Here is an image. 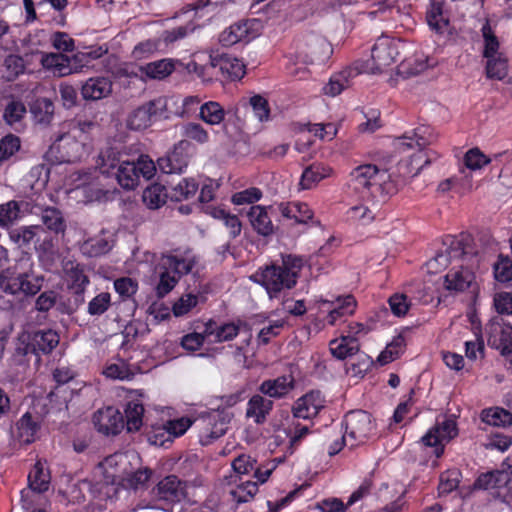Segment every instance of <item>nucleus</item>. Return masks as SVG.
Returning a JSON list of instances; mask_svg holds the SVG:
<instances>
[{
	"mask_svg": "<svg viewBox=\"0 0 512 512\" xmlns=\"http://www.w3.org/2000/svg\"><path fill=\"white\" fill-rule=\"evenodd\" d=\"M82 144L76 140V135L63 133L50 145L48 154L59 163H72L81 156Z\"/></svg>",
	"mask_w": 512,
	"mask_h": 512,
	"instance_id": "nucleus-11",
	"label": "nucleus"
},
{
	"mask_svg": "<svg viewBox=\"0 0 512 512\" xmlns=\"http://www.w3.org/2000/svg\"><path fill=\"white\" fill-rule=\"evenodd\" d=\"M281 258L280 265L272 263L260 267L249 277L252 282L266 290L270 299L279 298L282 292L294 288L304 266V259L301 256L287 254Z\"/></svg>",
	"mask_w": 512,
	"mask_h": 512,
	"instance_id": "nucleus-1",
	"label": "nucleus"
},
{
	"mask_svg": "<svg viewBox=\"0 0 512 512\" xmlns=\"http://www.w3.org/2000/svg\"><path fill=\"white\" fill-rule=\"evenodd\" d=\"M191 425L192 421L185 417L170 420L163 429H157L153 435H150L149 441L154 445L162 446L165 441L171 442L173 437L183 435Z\"/></svg>",
	"mask_w": 512,
	"mask_h": 512,
	"instance_id": "nucleus-19",
	"label": "nucleus"
},
{
	"mask_svg": "<svg viewBox=\"0 0 512 512\" xmlns=\"http://www.w3.org/2000/svg\"><path fill=\"white\" fill-rule=\"evenodd\" d=\"M481 420L491 426L506 427L512 425V413L500 407L484 409Z\"/></svg>",
	"mask_w": 512,
	"mask_h": 512,
	"instance_id": "nucleus-48",
	"label": "nucleus"
},
{
	"mask_svg": "<svg viewBox=\"0 0 512 512\" xmlns=\"http://www.w3.org/2000/svg\"><path fill=\"white\" fill-rule=\"evenodd\" d=\"M114 289L122 300H127L138 291V282L130 277H121L114 281Z\"/></svg>",
	"mask_w": 512,
	"mask_h": 512,
	"instance_id": "nucleus-64",
	"label": "nucleus"
},
{
	"mask_svg": "<svg viewBox=\"0 0 512 512\" xmlns=\"http://www.w3.org/2000/svg\"><path fill=\"white\" fill-rule=\"evenodd\" d=\"M332 169L322 163H313L306 167L300 179L302 189H311L321 180L330 176Z\"/></svg>",
	"mask_w": 512,
	"mask_h": 512,
	"instance_id": "nucleus-35",
	"label": "nucleus"
},
{
	"mask_svg": "<svg viewBox=\"0 0 512 512\" xmlns=\"http://www.w3.org/2000/svg\"><path fill=\"white\" fill-rule=\"evenodd\" d=\"M115 177L118 184L126 190H132L138 185L137 168L134 165V160L130 161L124 159L121 165L116 169V173L112 175Z\"/></svg>",
	"mask_w": 512,
	"mask_h": 512,
	"instance_id": "nucleus-33",
	"label": "nucleus"
},
{
	"mask_svg": "<svg viewBox=\"0 0 512 512\" xmlns=\"http://www.w3.org/2000/svg\"><path fill=\"white\" fill-rule=\"evenodd\" d=\"M399 51L396 43L387 38H379L371 49V63L367 62L360 72L371 74L382 73L387 67L397 61Z\"/></svg>",
	"mask_w": 512,
	"mask_h": 512,
	"instance_id": "nucleus-9",
	"label": "nucleus"
},
{
	"mask_svg": "<svg viewBox=\"0 0 512 512\" xmlns=\"http://www.w3.org/2000/svg\"><path fill=\"white\" fill-rule=\"evenodd\" d=\"M474 274L467 268L451 270L445 276V287L447 290L462 292L470 287L474 280Z\"/></svg>",
	"mask_w": 512,
	"mask_h": 512,
	"instance_id": "nucleus-32",
	"label": "nucleus"
},
{
	"mask_svg": "<svg viewBox=\"0 0 512 512\" xmlns=\"http://www.w3.org/2000/svg\"><path fill=\"white\" fill-rule=\"evenodd\" d=\"M225 110L216 101H208L199 108V118L209 125H219L225 119Z\"/></svg>",
	"mask_w": 512,
	"mask_h": 512,
	"instance_id": "nucleus-44",
	"label": "nucleus"
},
{
	"mask_svg": "<svg viewBox=\"0 0 512 512\" xmlns=\"http://www.w3.org/2000/svg\"><path fill=\"white\" fill-rule=\"evenodd\" d=\"M486 59L485 71L487 78L503 80L508 74L507 58L503 54H499Z\"/></svg>",
	"mask_w": 512,
	"mask_h": 512,
	"instance_id": "nucleus-52",
	"label": "nucleus"
},
{
	"mask_svg": "<svg viewBox=\"0 0 512 512\" xmlns=\"http://www.w3.org/2000/svg\"><path fill=\"white\" fill-rule=\"evenodd\" d=\"M179 281L178 277L166 269H159V283L156 286V294L159 298L166 296Z\"/></svg>",
	"mask_w": 512,
	"mask_h": 512,
	"instance_id": "nucleus-63",
	"label": "nucleus"
},
{
	"mask_svg": "<svg viewBox=\"0 0 512 512\" xmlns=\"http://www.w3.org/2000/svg\"><path fill=\"white\" fill-rule=\"evenodd\" d=\"M167 105L168 100L164 97H159L139 106L128 116V128L131 130H143L154 121L168 119Z\"/></svg>",
	"mask_w": 512,
	"mask_h": 512,
	"instance_id": "nucleus-8",
	"label": "nucleus"
},
{
	"mask_svg": "<svg viewBox=\"0 0 512 512\" xmlns=\"http://www.w3.org/2000/svg\"><path fill=\"white\" fill-rule=\"evenodd\" d=\"M40 226H21L9 231L10 240L19 247L29 245L37 234Z\"/></svg>",
	"mask_w": 512,
	"mask_h": 512,
	"instance_id": "nucleus-58",
	"label": "nucleus"
},
{
	"mask_svg": "<svg viewBox=\"0 0 512 512\" xmlns=\"http://www.w3.org/2000/svg\"><path fill=\"white\" fill-rule=\"evenodd\" d=\"M206 213L211 215L213 218L223 221L224 225L229 229L231 238H236L240 235L242 224L238 216L230 214L228 211L220 207L208 206Z\"/></svg>",
	"mask_w": 512,
	"mask_h": 512,
	"instance_id": "nucleus-42",
	"label": "nucleus"
},
{
	"mask_svg": "<svg viewBox=\"0 0 512 512\" xmlns=\"http://www.w3.org/2000/svg\"><path fill=\"white\" fill-rule=\"evenodd\" d=\"M124 159L115 148H107L99 154L97 166L101 174L112 177Z\"/></svg>",
	"mask_w": 512,
	"mask_h": 512,
	"instance_id": "nucleus-40",
	"label": "nucleus"
},
{
	"mask_svg": "<svg viewBox=\"0 0 512 512\" xmlns=\"http://www.w3.org/2000/svg\"><path fill=\"white\" fill-rule=\"evenodd\" d=\"M199 184L193 178H182L176 185L169 186V197L172 201L180 202L194 196Z\"/></svg>",
	"mask_w": 512,
	"mask_h": 512,
	"instance_id": "nucleus-43",
	"label": "nucleus"
},
{
	"mask_svg": "<svg viewBox=\"0 0 512 512\" xmlns=\"http://www.w3.org/2000/svg\"><path fill=\"white\" fill-rule=\"evenodd\" d=\"M273 208H266L264 206H252L248 212L249 221L253 229L261 236L267 237L275 233L276 227L274 226L271 218Z\"/></svg>",
	"mask_w": 512,
	"mask_h": 512,
	"instance_id": "nucleus-17",
	"label": "nucleus"
},
{
	"mask_svg": "<svg viewBox=\"0 0 512 512\" xmlns=\"http://www.w3.org/2000/svg\"><path fill=\"white\" fill-rule=\"evenodd\" d=\"M111 306V295L108 292H101L92 298L87 307V312L91 316H100L104 314Z\"/></svg>",
	"mask_w": 512,
	"mask_h": 512,
	"instance_id": "nucleus-62",
	"label": "nucleus"
},
{
	"mask_svg": "<svg viewBox=\"0 0 512 512\" xmlns=\"http://www.w3.org/2000/svg\"><path fill=\"white\" fill-rule=\"evenodd\" d=\"M41 63L44 68L51 70L58 77H64L73 73L69 56L62 53L43 54Z\"/></svg>",
	"mask_w": 512,
	"mask_h": 512,
	"instance_id": "nucleus-28",
	"label": "nucleus"
},
{
	"mask_svg": "<svg viewBox=\"0 0 512 512\" xmlns=\"http://www.w3.org/2000/svg\"><path fill=\"white\" fill-rule=\"evenodd\" d=\"M386 172H381L376 165H360L350 173L349 186L363 197L377 198L380 194L381 201L398 192L405 184L404 179H385Z\"/></svg>",
	"mask_w": 512,
	"mask_h": 512,
	"instance_id": "nucleus-2",
	"label": "nucleus"
},
{
	"mask_svg": "<svg viewBox=\"0 0 512 512\" xmlns=\"http://www.w3.org/2000/svg\"><path fill=\"white\" fill-rule=\"evenodd\" d=\"M44 276L31 269L20 270L18 266L7 267L0 272V289L17 299L35 296L41 291Z\"/></svg>",
	"mask_w": 512,
	"mask_h": 512,
	"instance_id": "nucleus-3",
	"label": "nucleus"
},
{
	"mask_svg": "<svg viewBox=\"0 0 512 512\" xmlns=\"http://www.w3.org/2000/svg\"><path fill=\"white\" fill-rule=\"evenodd\" d=\"M278 209L284 218L294 220L298 224H306L313 218V212L306 203H281Z\"/></svg>",
	"mask_w": 512,
	"mask_h": 512,
	"instance_id": "nucleus-27",
	"label": "nucleus"
},
{
	"mask_svg": "<svg viewBox=\"0 0 512 512\" xmlns=\"http://www.w3.org/2000/svg\"><path fill=\"white\" fill-rule=\"evenodd\" d=\"M17 436L24 444L35 441V436L40 429V424L34 420L30 412H26L16 423Z\"/></svg>",
	"mask_w": 512,
	"mask_h": 512,
	"instance_id": "nucleus-39",
	"label": "nucleus"
},
{
	"mask_svg": "<svg viewBox=\"0 0 512 512\" xmlns=\"http://www.w3.org/2000/svg\"><path fill=\"white\" fill-rule=\"evenodd\" d=\"M85 290L70 289L67 287L65 295H62L57 304V310L61 314L72 315L85 302Z\"/></svg>",
	"mask_w": 512,
	"mask_h": 512,
	"instance_id": "nucleus-36",
	"label": "nucleus"
},
{
	"mask_svg": "<svg viewBox=\"0 0 512 512\" xmlns=\"http://www.w3.org/2000/svg\"><path fill=\"white\" fill-rule=\"evenodd\" d=\"M144 407L137 401L127 403L125 408V427L128 432H137L143 425Z\"/></svg>",
	"mask_w": 512,
	"mask_h": 512,
	"instance_id": "nucleus-45",
	"label": "nucleus"
},
{
	"mask_svg": "<svg viewBox=\"0 0 512 512\" xmlns=\"http://www.w3.org/2000/svg\"><path fill=\"white\" fill-rule=\"evenodd\" d=\"M426 20L431 30L439 35L448 31L449 16L443 10V3L434 1L426 12Z\"/></svg>",
	"mask_w": 512,
	"mask_h": 512,
	"instance_id": "nucleus-25",
	"label": "nucleus"
},
{
	"mask_svg": "<svg viewBox=\"0 0 512 512\" xmlns=\"http://www.w3.org/2000/svg\"><path fill=\"white\" fill-rule=\"evenodd\" d=\"M109 239L110 236L108 232L102 230L100 234L85 240L82 243L80 250L88 257H99L111 250L112 244Z\"/></svg>",
	"mask_w": 512,
	"mask_h": 512,
	"instance_id": "nucleus-24",
	"label": "nucleus"
},
{
	"mask_svg": "<svg viewBox=\"0 0 512 512\" xmlns=\"http://www.w3.org/2000/svg\"><path fill=\"white\" fill-rule=\"evenodd\" d=\"M332 54L330 43L321 35L308 33L295 41L294 58L296 63H324Z\"/></svg>",
	"mask_w": 512,
	"mask_h": 512,
	"instance_id": "nucleus-6",
	"label": "nucleus"
},
{
	"mask_svg": "<svg viewBox=\"0 0 512 512\" xmlns=\"http://www.w3.org/2000/svg\"><path fill=\"white\" fill-rule=\"evenodd\" d=\"M27 109L24 103L20 100L12 99L9 101L3 112V119L6 124L18 130L21 121L26 115Z\"/></svg>",
	"mask_w": 512,
	"mask_h": 512,
	"instance_id": "nucleus-49",
	"label": "nucleus"
},
{
	"mask_svg": "<svg viewBox=\"0 0 512 512\" xmlns=\"http://www.w3.org/2000/svg\"><path fill=\"white\" fill-rule=\"evenodd\" d=\"M232 414L225 409L203 413L197 420L200 424L199 442L208 446L222 437L228 429Z\"/></svg>",
	"mask_w": 512,
	"mask_h": 512,
	"instance_id": "nucleus-7",
	"label": "nucleus"
},
{
	"mask_svg": "<svg viewBox=\"0 0 512 512\" xmlns=\"http://www.w3.org/2000/svg\"><path fill=\"white\" fill-rule=\"evenodd\" d=\"M511 478L505 470H495L482 473L474 482V488L479 490L497 489L506 486Z\"/></svg>",
	"mask_w": 512,
	"mask_h": 512,
	"instance_id": "nucleus-31",
	"label": "nucleus"
},
{
	"mask_svg": "<svg viewBox=\"0 0 512 512\" xmlns=\"http://www.w3.org/2000/svg\"><path fill=\"white\" fill-rule=\"evenodd\" d=\"M155 495L169 503L180 502L186 495V484L176 475H168L153 489Z\"/></svg>",
	"mask_w": 512,
	"mask_h": 512,
	"instance_id": "nucleus-14",
	"label": "nucleus"
},
{
	"mask_svg": "<svg viewBox=\"0 0 512 512\" xmlns=\"http://www.w3.org/2000/svg\"><path fill=\"white\" fill-rule=\"evenodd\" d=\"M20 216V207L18 202L12 200L0 205V226L8 228Z\"/></svg>",
	"mask_w": 512,
	"mask_h": 512,
	"instance_id": "nucleus-61",
	"label": "nucleus"
},
{
	"mask_svg": "<svg viewBox=\"0 0 512 512\" xmlns=\"http://www.w3.org/2000/svg\"><path fill=\"white\" fill-rule=\"evenodd\" d=\"M93 424L103 435H117L125 428L124 415L115 407L98 410L93 416Z\"/></svg>",
	"mask_w": 512,
	"mask_h": 512,
	"instance_id": "nucleus-13",
	"label": "nucleus"
},
{
	"mask_svg": "<svg viewBox=\"0 0 512 512\" xmlns=\"http://www.w3.org/2000/svg\"><path fill=\"white\" fill-rule=\"evenodd\" d=\"M3 67L5 70V78L8 81H13L24 73L26 65L21 56L10 54L4 59Z\"/></svg>",
	"mask_w": 512,
	"mask_h": 512,
	"instance_id": "nucleus-59",
	"label": "nucleus"
},
{
	"mask_svg": "<svg viewBox=\"0 0 512 512\" xmlns=\"http://www.w3.org/2000/svg\"><path fill=\"white\" fill-rule=\"evenodd\" d=\"M21 148V140L14 134H7L0 139V164L11 160Z\"/></svg>",
	"mask_w": 512,
	"mask_h": 512,
	"instance_id": "nucleus-55",
	"label": "nucleus"
},
{
	"mask_svg": "<svg viewBox=\"0 0 512 512\" xmlns=\"http://www.w3.org/2000/svg\"><path fill=\"white\" fill-rule=\"evenodd\" d=\"M446 253L451 260L461 259L468 255V246L471 241V236L468 234H461L459 236H448L447 238Z\"/></svg>",
	"mask_w": 512,
	"mask_h": 512,
	"instance_id": "nucleus-47",
	"label": "nucleus"
},
{
	"mask_svg": "<svg viewBox=\"0 0 512 512\" xmlns=\"http://www.w3.org/2000/svg\"><path fill=\"white\" fill-rule=\"evenodd\" d=\"M50 480L49 470L43 463L37 461L28 475L29 489L37 493L46 492L49 489Z\"/></svg>",
	"mask_w": 512,
	"mask_h": 512,
	"instance_id": "nucleus-37",
	"label": "nucleus"
},
{
	"mask_svg": "<svg viewBox=\"0 0 512 512\" xmlns=\"http://www.w3.org/2000/svg\"><path fill=\"white\" fill-rule=\"evenodd\" d=\"M247 327V323L242 320L236 322H226L219 325L216 331V337L211 339L212 343H222L233 340L240 332L241 328Z\"/></svg>",
	"mask_w": 512,
	"mask_h": 512,
	"instance_id": "nucleus-53",
	"label": "nucleus"
},
{
	"mask_svg": "<svg viewBox=\"0 0 512 512\" xmlns=\"http://www.w3.org/2000/svg\"><path fill=\"white\" fill-rule=\"evenodd\" d=\"M273 401L265 398L263 395H253L246 408V417L252 418L257 425H261L266 422L268 415L273 409Z\"/></svg>",
	"mask_w": 512,
	"mask_h": 512,
	"instance_id": "nucleus-22",
	"label": "nucleus"
},
{
	"mask_svg": "<svg viewBox=\"0 0 512 512\" xmlns=\"http://www.w3.org/2000/svg\"><path fill=\"white\" fill-rule=\"evenodd\" d=\"M333 308L330 310L327 321L334 325L342 317L352 315L355 311L356 301L352 295L338 297L332 302Z\"/></svg>",
	"mask_w": 512,
	"mask_h": 512,
	"instance_id": "nucleus-41",
	"label": "nucleus"
},
{
	"mask_svg": "<svg viewBox=\"0 0 512 512\" xmlns=\"http://www.w3.org/2000/svg\"><path fill=\"white\" fill-rule=\"evenodd\" d=\"M257 492V482L245 481L237 484V487L230 491V496L237 504H243L251 501Z\"/></svg>",
	"mask_w": 512,
	"mask_h": 512,
	"instance_id": "nucleus-54",
	"label": "nucleus"
},
{
	"mask_svg": "<svg viewBox=\"0 0 512 512\" xmlns=\"http://www.w3.org/2000/svg\"><path fill=\"white\" fill-rule=\"evenodd\" d=\"M167 197H169V188L157 183L147 187L142 195L143 202L150 209L161 207L165 204Z\"/></svg>",
	"mask_w": 512,
	"mask_h": 512,
	"instance_id": "nucleus-46",
	"label": "nucleus"
},
{
	"mask_svg": "<svg viewBox=\"0 0 512 512\" xmlns=\"http://www.w3.org/2000/svg\"><path fill=\"white\" fill-rule=\"evenodd\" d=\"M59 341L58 333L52 329L24 331L18 336L15 352L21 356L33 355L39 363L40 356L50 354Z\"/></svg>",
	"mask_w": 512,
	"mask_h": 512,
	"instance_id": "nucleus-5",
	"label": "nucleus"
},
{
	"mask_svg": "<svg viewBox=\"0 0 512 512\" xmlns=\"http://www.w3.org/2000/svg\"><path fill=\"white\" fill-rule=\"evenodd\" d=\"M210 59L212 67L218 68L222 76L228 80H240L245 75L243 62L229 54H214Z\"/></svg>",
	"mask_w": 512,
	"mask_h": 512,
	"instance_id": "nucleus-15",
	"label": "nucleus"
},
{
	"mask_svg": "<svg viewBox=\"0 0 512 512\" xmlns=\"http://www.w3.org/2000/svg\"><path fill=\"white\" fill-rule=\"evenodd\" d=\"M351 74V70H344L340 73L332 75L329 82L323 87L324 94L332 97L339 95L345 88L349 86V77Z\"/></svg>",
	"mask_w": 512,
	"mask_h": 512,
	"instance_id": "nucleus-56",
	"label": "nucleus"
},
{
	"mask_svg": "<svg viewBox=\"0 0 512 512\" xmlns=\"http://www.w3.org/2000/svg\"><path fill=\"white\" fill-rule=\"evenodd\" d=\"M30 113L35 124L47 126L54 116V104L48 98H37L30 103Z\"/></svg>",
	"mask_w": 512,
	"mask_h": 512,
	"instance_id": "nucleus-30",
	"label": "nucleus"
},
{
	"mask_svg": "<svg viewBox=\"0 0 512 512\" xmlns=\"http://www.w3.org/2000/svg\"><path fill=\"white\" fill-rule=\"evenodd\" d=\"M181 134L188 140L203 145L209 141L207 130L197 122H187L181 126Z\"/></svg>",
	"mask_w": 512,
	"mask_h": 512,
	"instance_id": "nucleus-57",
	"label": "nucleus"
},
{
	"mask_svg": "<svg viewBox=\"0 0 512 512\" xmlns=\"http://www.w3.org/2000/svg\"><path fill=\"white\" fill-rule=\"evenodd\" d=\"M323 407L321 392L311 391L297 400L293 406V415L296 418L308 419L316 416Z\"/></svg>",
	"mask_w": 512,
	"mask_h": 512,
	"instance_id": "nucleus-18",
	"label": "nucleus"
},
{
	"mask_svg": "<svg viewBox=\"0 0 512 512\" xmlns=\"http://www.w3.org/2000/svg\"><path fill=\"white\" fill-rule=\"evenodd\" d=\"M112 93V81L108 77L89 78L81 87V95L85 100H101Z\"/></svg>",
	"mask_w": 512,
	"mask_h": 512,
	"instance_id": "nucleus-20",
	"label": "nucleus"
},
{
	"mask_svg": "<svg viewBox=\"0 0 512 512\" xmlns=\"http://www.w3.org/2000/svg\"><path fill=\"white\" fill-rule=\"evenodd\" d=\"M458 429L456 422L453 419H444L442 422H437L434 427L429 429L427 433L421 438L425 446L434 447L436 457H440L444 452L443 442L450 441L457 436Z\"/></svg>",
	"mask_w": 512,
	"mask_h": 512,
	"instance_id": "nucleus-12",
	"label": "nucleus"
},
{
	"mask_svg": "<svg viewBox=\"0 0 512 512\" xmlns=\"http://www.w3.org/2000/svg\"><path fill=\"white\" fill-rule=\"evenodd\" d=\"M249 21H239L226 28L219 35V42L224 47H230L241 41H249Z\"/></svg>",
	"mask_w": 512,
	"mask_h": 512,
	"instance_id": "nucleus-26",
	"label": "nucleus"
},
{
	"mask_svg": "<svg viewBox=\"0 0 512 512\" xmlns=\"http://www.w3.org/2000/svg\"><path fill=\"white\" fill-rule=\"evenodd\" d=\"M481 34L484 43L483 57L490 58L499 55L500 42L488 20L482 25Z\"/></svg>",
	"mask_w": 512,
	"mask_h": 512,
	"instance_id": "nucleus-50",
	"label": "nucleus"
},
{
	"mask_svg": "<svg viewBox=\"0 0 512 512\" xmlns=\"http://www.w3.org/2000/svg\"><path fill=\"white\" fill-rule=\"evenodd\" d=\"M194 262L174 255H163L158 265V269H166L172 272L180 279L182 276L191 272Z\"/></svg>",
	"mask_w": 512,
	"mask_h": 512,
	"instance_id": "nucleus-38",
	"label": "nucleus"
},
{
	"mask_svg": "<svg viewBox=\"0 0 512 512\" xmlns=\"http://www.w3.org/2000/svg\"><path fill=\"white\" fill-rule=\"evenodd\" d=\"M175 69L174 62L170 59H161L150 62L143 67L145 75L151 79L162 80L169 76Z\"/></svg>",
	"mask_w": 512,
	"mask_h": 512,
	"instance_id": "nucleus-51",
	"label": "nucleus"
},
{
	"mask_svg": "<svg viewBox=\"0 0 512 512\" xmlns=\"http://www.w3.org/2000/svg\"><path fill=\"white\" fill-rule=\"evenodd\" d=\"M40 219L50 233L54 235H64L67 229V221L63 215V212L56 207H45L41 209Z\"/></svg>",
	"mask_w": 512,
	"mask_h": 512,
	"instance_id": "nucleus-23",
	"label": "nucleus"
},
{
	"mask_svg": "<svg viewBox=\"0 0 512 512\" xmlns=\"http://www.w3.org/2000/svg\"><path fill=\"white\" fill-rule=\"evenodd\" d=\"M344 423L346 436L358 443L365 442L374 430L371 414L363 410L347 413Z\"/></svg>",
	"mask_w": 512,
	"mask_h": 512,
	"instance_id": "nucleus-10",
	"label": "nucleus"
},
{
	"mask_svg": "<svg viewBox=\"0 0 512 512\" xmlns=\"http://www.w3.org/2000/svg\"><path fill=\"white\" fill-rule=\"evenodd\" d=\"M293 388L294 378L291 375H284L263 381L258 390L265 396L280 399L285 397Z\"/></svg>",
	"mask_w": 512,
	"mask_h": 512,
	"instance_id": "nucleus-21",
	"label": "nucleus"
},
{
	"mask_svg": "<svg viewBox=\"0 0 512 512\" xmlns=\"http://www.w3.org/2000/svg\"><path fill=\"white\" fill-rule=\"evenodd\" d=\"M331 354L339 359L344 360L347 357L358 353L360 345L358 340L353 336H342L340 340H332L329 344Z\"/></svg>",
	"mask_w": 512,
	"mask_h": 512,
	"instance_id": "nucleus-34",
	"label": "nucleus"
},
{
	"mask_svg": "<svg viewBox=\"0 0 512 512\" xmlns=\"http://www.w3.org/2000/svg\"><path fill=\"white\" fill-rule=\"evenodd\" d=\"M433 138L434 136L430 127L424 125L406 132L403 136L397 138V147L400 151L405 152L414 147H418L420 150L418 153L412 155L410 160V165L412 169L415 170L413 176L418 175L425 166L439 158V154L436 151L423 150L432 143Z\"/></svg>",
	"mask_w": 512,
	"mask_h": 512,
	"instance_id": "nucleus-4",
	"label": "nucleus"
},
{
	"mask_svg": "<svg viewBox=\"0 0 512 512\" xmlns=\"http://www.w3.org/2000/svg\"><path fill=\"white\" fill-rule=\"evenodd\" d=\"M510 156L511 154L508 151H503L495 153L491 158H488L478 148H473L466 152L464 157V163L467 168L471 170H477L492 161H508L510 159Z\"/></svg>",
	"mask_w": 512,
	"mask_h": 512,
	"instance_id": "nucleus-29",
	"label": "nucleus"
},
{
	"mask_svg": "<svg viewBox=\"0 0 512 512\" xmlns=\"http://www.w3.org/2000/svg\"><path fill=\"white\" fill-rule=\"evenodd\" d=\"M185 141H180L178 145L166 156L157 160L158 169L164 174H180L188 165V156L183 152L182 146Z\"/></svg>",
	"mask_w": 512,
	"mask_h": 512,
	"instance_id": "nucleus-16",
	"label": "nucleus"
},
{
	"mask_svg": "<svg viewBox=\"0 0 512 512\" xmlns=\"http://www.w3.org/2000/svg\"><path fill=\"white\" fill-rule=\"evenodd\" d=\"M494 277L498 282L507 283L512 280V259L500 254L493 265Z\"/></svg>",
	"mask_w": 512,
	"mask_h": 512,
	"instance_id": "nucleus-60",
	"label": "nucleus"
}]
</instances>
